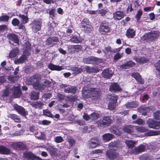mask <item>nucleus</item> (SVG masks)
Here are the masks:
<instances>
[{
    "label": "nucleus",
    "mask_w": 160,
    "mask_h": 160,
    "mask_svg": "<svg viewBox=\"0 0 160 160\" xmlns=\"http://www.w3.org/2000/svg\"><path fill=\"white\" fill-rule=\"evenodd\" d=\"M80 28L84 31L86 33H89L92 31L93 27L88 18H83L79 23Z\"/></svg>",
    "instance_id": "nucleus-1"
},
{
    "label": "nucleus",
    "mask_w": 160,
    "mask_h": 160,
    "mask_svg": "<svg viewBox=\"0 0 160 160\" xmlns=\"http://www.w3.org/2000/svg\"><path fill=\"white\" fill-rule=\"evenodd\" d=\"M111 30L110 25L108 21L104 20L100 22L98 29L99 32L100 34L106 35L110 32Z\"/></svg>",
    "instance_id": "nucleus-2"
},
{
    "label": "nucleus",
    "mask_w": 160,
    "mask_h": 160,
    "mask_svg": "<svg viewBox=\"0 0 160 160\" xmlns=\"http://www.w3.org/2000/svg\"><path fill=\"white\" fill-rule=\"evenodd\" d=\"M42 20L41 18L34 19L30 24L32 31L37 33L41 29Z\"/></svg>",
    "instance_id": "nucleus-3"
},
{
    "label": "nucleus",
    "mask_w": 160,
    "mask_h": 160,
    "mask_svg": "<svg viewBox=\"0 0 160 160\" xmlns=\"http://www.w3.org/2000/svg\"><path fill=\"white\" fill-rule=\"evenodd\" d=\"M112 120L109 116L104 117L102 119L98 121L97 124L98 126L105 128L110 126L112 123Z\"/></svg>",
    "instance_id": "nucleus-4"
},
{
    "label": "nucleus",
    "mask_w": 160,
    "mask_h": 160,
    "mask_svg": "<svg viewBox=\"0 0 160 160\" xmlns=\"http://www.w3.org/2000/svg\"><path fill=\"white\" fill-rule=\"evenodd\" d=\"M158 37V34L157 31H153L145 34L143 38L144 40L149 42L155 40Z\"/></svg>",
    "instance_id": "nucleus-5"
},
{
    "label": "nucleus",
    "mask_w": 160,
    "mask_h": 160,
    "mask_svg": "<svg viewBox=\"0 0 160 160\" xmlns=\"http://www.w3.org/2000/svg\"><path fill=\"white\" fill-rule=\"evenodd\" d=\"M83 62L87 64H96L102 63V60L101 58L91 56L84 58L83 59Z\"/></svg>",
    "instance_id": "nucleus-6"
},
{
    "label": "nucleus",
    "mask_w": 160,
    "mask_h": 160,
    "mask_svg": "<svg viewBox=\"0 0 160 160\" xmlns=\"http://www.w3.org/2000/svg\"><path fill=\"white\" fill-rule=\"evenodd\" d=\"M90 91L93 100H98L100 99L102 93L100 89L96 88H90Z\"/></svg>",
    "instance_id": "nucleus-7"
},
{
    "label": "nucleus",
    "mask_w": 160,
    "mask_h": 160,
    "mask_svg": "<svg viewBox=\"0 0 160 160\" xmlns=\"http://www.w3.org/2000/svg\"><path fill=\"white\" fill-rule=\"evenodd\" d=\"M14 109L16 111L18 114L22 116L23 117L26 118V116L28 115V111L25 110L24 107L19 106L17 104L14 105Z\"/></svg>",
    "instance_id": "nucleus-8"
},
{
    "label": "nucleus",
    "mask_w": 160,
    "mask_h": 160,
    "mask_svg": "<svg viewBox=\"0 0 160 160\" xmlns=\"http://www.w3.org/2000/svg\"><path fill=\"white\" fill-rule=\"evenodd\" d=\"M118 96L114 95L111 96L109 98V103L108 105V108L111 110H113L115 108L116 105L117 103Z\"/></svg>",
    "instance_id": "nucleus-9"
},
{
    "label": "nucleus",
    "mask_w": 160,
    "mask_h": 160,
    "mask_svg": "<svg viewBox=\"0 0 160 160\" xmlns=\"http://www.w3.org/2000/svg\"><path fill=\"white\" fill-rule=\"evenodd\" d=\"M23 157L30 160H42L41 158L35 155L30 151L24 152L23 153Z\"/></svg>",
    "instance_id": "nucleus-10"
},
{
    "label": "nucleus",
    "mask_w": 160,
    "mask_h": 160,
    "mask_svg": "<svg viewBox=\"0 0 160 160\" xmlns=\"http://www.w3.org/2000/svg\"><path fill=\"white\" fill-rule=\"evenodd\" d=\"M145 146L143 144H140L137 147H135L133 149L130 150V153L131 154L135 155L138 154L142 152H144L145 150Z\"/></svg>",
    "instance_id": "nucleus-11"
},
{
    "label": "nucleus",
    "mask_w": 160,
    "mask_h": 160,
    "mask_svg": "<svg viewBox=\"0 0 160 160\" xmlns=\"http://www.w3.org/2000/svg\"><path fill=\"white\" fill-rule=\"evenodd\" d=\"M106 156L109 160H114L118 157L119 153L117 152L114 150L109 149L106 152Z\"/></svg>",
    "instance_id": "nucleus-12"
},
{
    "label": "nucleus",
    "mask_w": 160,
    "mask_h": 160,
    "mask_svg": "<svg viewBox=\"0 0 160 160\" xmlns=\"http://www.w3.org/2000/svg\"><path fill=\"white\" fill-rule=\"evenodd\" d=\"M147 122L148 127L150 128L158 129L160 127V122H158L152 119H149Z\"/></svg>",
    "instance_id": "nucleus-13"
},
{
    "label": "nucleus",
    "mask_w": 160,
    "mask_h": 160,
    "mask_svg": "<svg viewBox=\"0 0 160 160\" xmlns=\"http://www.w3.org/2000/svg\"><path fill=\"white\" fill-rule=\"evenodd\" d=\"M109 90L111 92H121L122 89L118 83L114 82L110 85Z\"/></svg>",
    "instance_id": "nucleus-14"
},
{
    "label": "nucleus",
    "mask_w": 160,
    "mask_h": 160,
    "mask_svg": "<svg viewBox=\"0 0 160 160\" xmlns=\"http://www.w3.org/2000/svg\"><path fill=\"white\" fill-rule=\"evenodd\" d=\"M40 76L38 74H35L31 77H27L26 78V83L28 85H32L34 82L35 80L38 79Z\"/></svg>",
    "instance_id": "nucleus-15"
},
{
    "label": "nucleus",
    "mask_w": 160,
    "mask_h": 160,
    "mask_svg": "<svg viewBox=\"0 0 160 160\" xmlns=\"http://www.w3.org/2000/svg\"><path fill=\"white\" fill-rule=\"evenodd\" d=\"M11 147L14 150H22L26 148V145L22 142H18L11 144Z\"/></svg>",
    "instance_id": "nucleus-16"
},
{
    "label": "nucleus",
    "mask_w": 160,
    "mask_h": 160,
    "mask_svg": "<svg viewBox=\"0 0 160 160\" xmlns=\"http://www.w3.org/2000/svg\"><path fill=\"white\" fill-rule=\"evenodd\" d=\"M136 63L131 60L128 61L124 64L121 65L120 68L122 69H127L134 67Z\"/></svg>",
    "instance_id": "nucleus-17"
},
{
    "label": "nucleus",
    "mask_w": 160,
    "mask_h": 160,
    "mask_svg": "<svg viewBox=\"0 0 160 160\" xmlns=\"http://www.w3.org/2000/svg\"><path fill=\"white\" fill-rule=\"evenodd\" d=\"M29 56L27 55L26 54L23 52L21 56L15 60V63L16 64L23 63L28 59Z\"/></svg>",
    "instance_id": "nucleus-18"
},
{
    "label": "nucleus",
    "mask_w": 160,
    "mask_h": 160,
    "mask_svg": "<svg viewBox=\"0 0 160 160\" xmlns=\"http://www.w3.org/2000/svg\"><path fill=\"white\" fill-rule=\"evenodd\" d=\"M24 50L23 53H25L28 56L31 55V45L29 41H27L25 43L24 47Z\"/></svg>",
    "instance_id": "nucleus-19"
},
{
    "label": "nucleus",
    "mask_w": 160,
    "mask_h": 160,
    "mask_svg": "<svg viewBox=\"0 0 160 160\" xmlns=\"http://www.w3.org/2000/svg\"><path fill=\"white\" fill-rule=\"evenodd\" d=\"M58 41V38L57 37H49L46 40V44L47 45L52 46L54 45V42H57Z\"/></svg>",
    "instance_id": "nucleus-20"
},
{
    "label": "nucleus",
    "mask_w": 160,
    "mask_h": 160,
    "mask_svg": "<svg viewBox=\"0 0 160 160\" xmlns=\"http://www.w3.org/2000/svg\"><path fill=\"white\" fill-rule=\"evenodd\" d=\"M8 38L13 41L14 43L16 44H18L19 40L18 36L14 33H10L8 34L7 36Z\"/></svg>",
    "instance_id": "nucleus-21"
},
{
    "label": "nucleus",
    "mask_w": 160,
    "mask_h": 160,
    "mask_svg": "<svg viewBox=\"0 0 160 160\" xmlns=\"http://www.w3.org/2000/svg\"><path fill=\"white\" fill-rule=\"evenodd\" d=\"M113 74L110 72L109 68L104 69L102 73V75L103 78L106 79H110L112 76Z\"/></svg>",
    "instance_id": "nucleus-22"
},
{
    "label": "nucleus",
    "mask_w": 160,
    "mask_h": 160,
    "mask_svg": "<svg viewBox=\"0 0 160 160\" xmlns=\"http://www.w3.org/2000/svg\"><path fill=\"white\" fill-rule=\"evenodd\" d=\"M39 92L34 90L32 91L29 95L30 99L34 100H38L39 98Z\"/></svg>",
    "instance_id": "nucleus-23"
},
{
    "label": "nucleus",
    "mask_w": 160,
    "mask_h": 160,
    "mask_svg": "<svg viewBox=\"0 0 160 160\" xmlns=\"http://www.w3.org/2000/svg\"><path fill=\"white\" fill-rule=\"evenodd\" d=\"M48 68L52 71H61L63 69L62 66H59L53 64L52 63H49L48 65Z\"/></svg>",
    "instance_id": "nucleus-24"
},
{
    "label": "nucleus",
    "mask_w": 160,
    "mask_h": 160,
    "mask_svg": "<svg viewBox=\"0 0 160 160\" xmlns=\"http://www.w3.org/2000/svg\"><path fill=\"white\" fill-rule=\"evenodd\" d=\"M77 90V87L76 86H70V87H67L66 88H65L64 91L67 93H71L73 94H75L76 93Z\"/></svg>",
    "instance_id": "nucleus-25"
},
{
    "label": "nucleus",
    "mask_w": 160,
    "mask_h": 160,
    "mask_svg": "<svg viewBox=\"0 0 160 160\" xmlns=\"http://www.w3.org/2000/svg\"><path fill=\"white\" fill-rule=\"evenodd\" d=\"M21 94V91L20 88L15 87L13 88V96L15 98H19Z\"/></svg>",
    "instance_id": "nucleus-26"
},
{
    "label": "nucleus",
    "mask_w": 160,
    "mask_h": 160,
    "mask_svg": "<svg viewBox=\"0 0 160 160\" xmlns=\"http://www.w3.org/2000/svg\"><path fill=\"white\" fill-rule=\"evenodd\" d=\"M31 105L36 108L42 109V108L43 103L40 101H37L32 102Z\"/></svg>",
    "instance_id": "nucleus-27"
},
{
    "label": "nucleus",
    "mask_w": 160,
    "mask_h": 160,
    "mask_svg": "<svg viewBox=\"0 0 160 160\" xmlns=\"http://www.w3.org/2000/svg\"><path fill=\"white\" fill-rule=\"evenodd\" d=\"M113 17L116 20H120L124 17V13L122 11H117L113 13Z\"/></svg>",
    "instance_id": "nucleus-28"
},
{
    "label": "nucleus",
    "mask_w": 160,
    "mask_h": 160,
    "mask_svg": "<svg viewBox=\"0 0 160 160\" xmlns=\"http://www.w3.org/2000/svg\"><path fill=\"white\" fill-rule=\"evenodd\" d=\"M70 40L72 42L75 43H79L82 42V40L79 36L72 35L71 36Z\"/></svg>",
    "instance_id": "nucleus-29"
},
{
    "label": "nucleus",
    "mask_w": 160,
    "mask_h": 160,
    "mask_svg": "<svg viewBox=\"0 0 160 160\" xmlns=\"http://www.w3.org/2000/svg\"><path fill=\"white\" fill-rule=\"evenodd\" d=\"M114 137V135L111 133H106L103 135L102 138L104 140L108 142L113 138Z\"/></svg>",
    "instance_id": "nucleus-30"
},
{
    "label": "nucleus",
    "mask_w": 160,
    "mask_h": 160,
    "mask_svg": "<svg viewBox=\"0 0 160 160\" xmlns=\"http://www.w3.org/2000/svg\"><path fill=\"white\" fill-rule=\"evenodd\" d=\"M133 127L132 125H125L123 128L124 132L132 135L133 133Z\"/></svg>",
    "instance_id": "nucleus-31"
},
{
    "label": "nucleus",
    "mask_w": 160,
    "mask_h": 160,
    "mask_svg": "<svg viewBox=\"0 0 160 160\" xmlns=\"http://www.w3.org/2000/svg\"><path fill=\"white\" fill-rule=\"evenodd\" d=\"M126 35L128 38H133L135 35V31L133 29L129 28L126 31Z\"/></svg>",
    "instance_id": "nucleus-32"
},
{
    "label": "nucleus",
    "mask_w": 160,
    "mask_h": 160,
    "mask_svg": "<svg viewBox=\"0 0 160 160\" xmlns=\"http://www.w3.org/2000/svg\"><path fill=\"white\" fill-rule=\"evenodd\" d=\"M135 60L137 62L142 64L146 63L149 61L148 58L144 57H136Z\"/></svg>",
    "instance_id": "nucleus-33"
},
{
    "label": "nucleus",
    "mask_w": 160,
    "mask_h": 160,
    "mask_svg": "<svg viewBox=\"0 0 160 160\" xmlns=\"http://www.w3.org/2000/svg\"><path fill=\"white\" fill-rule=\"evenodd\" d=\"M109 131L117 135L120 136L121 134L118 128L114 126H111L109 129Z\"/></svg>",
    "instance_id": "nucleus-34"
},
{
    "label": "nucleus",
    "mask_w": 160,
    "mask_h": 160,
    "mask_svg": "<svg viewBox=\"0 0 160 160\" xmlns=\"http://www.w3.org/2000/svg\"><path fill=\"white\" fill-rule=\"evenodd\" d=\"M39 79L40 78L38 79H36V81L35 82L34 81L32 85L35 89L39 91H42V87H41V84H40L39 82L38 81Z\"/></svg>",
    "instance_id": "nucleus-35"
},
{
    "label": "nucleus",
    "mask_w": 160,
    "mask_h": 160,
    "mask_svg": "<svg viewBox=\"0 0 160 160\" xmlns=\"http://www.w3.org/2000/svg\"><path fill=\"white\" fill-rule=\"evenodd\" d=\"M138 103L136 101L128 102L125 104V105L127 108H136L138 106Z\"/></svg>",
    "instance_id": "nucleus-36"
},
{
    "label": "nucleus",
    "mask_w": 160,
    "mask_h": 160,
    "mask_svg": "<svg viewBox=\"0 0 160 160\" xmlns=\"http://www.w3.org/2000/svg\"><path fill=\"white\" fill-rule=\"evenodd\" d=\"M71 69L73 72L72 74L75 75L81 73L83 71L82 69L77 67L71 68Z\"/></svg>",
    "instance_id": "nucleus-37"
},
{
    "label": "nucleus",
    "mask_w": 160,
    "mask_h": 160,
    "mask_svg": "<svg viewBox=\"0 0 160 160\" xmlns=\"http://www.w3.org/2000/svg\"><path fill=\"white\" fill-rule=\"evenodd\" d=\"M8 117L16 122H20L21 120L19 116L14 114H10Z\"/></svg>",
    "instance_id": "nucleus-38"
},
{
    "label": "nucleus",
    "mask_w": 160,
    "mask_h": 160,
    "mask_svg": "<svg viewBox=\"0 0 160 160\" xmlns=\"http://www.w3.org/2000/svg\"><path fill=\"white\" fill-rule=\"evenodd\" d=\"M125 143L128 147L131 149H133L135 147L136 142L132 140H127Z\"/></svg>",
    "instance_id": "nucleus-39"
},
{
    "label": "nucleus",
    "mask_w": 160,
    "mask_h": 160,
    "mask_svg": "<svg viewBox=\"0 0 160 160\" xmlns=\"http://www.w3.org/2000/svg\"><path fill=\"white\" fill-rule=\"evenodd\" d=\"M19 53V50L17 48H15L10 51L9 54V57L10 58L16 57Z\"/></svg>",
    "instance_id": "nucleus-40"
},
{
    "label": "nucleus",
    "mask_w": 160,
    "mask_h": 160,
    "mask_svg": "<svg viewBox=\"0 0 160 160\" xmlns=\"http://www.w3.org/2000/svg\"><path fill=\"white\" fill-rule=\"evenodd\" d=\"M82 96L86 99L89 98H92V93L91 92L90 88L88 90H85L82 92Z\"/></svg>",
    "instance_id": "nucleus-41"
},
{
    "label": "nucleus",
    "mask_w": 160,
    "mask_h": 160,
    "mask_svg": "<svg viewBox=\"0 0 160 160\" xmlns=\"http://www.w3.org/2000/svg\"><path fill=\"white\" fill-rule=\"evenodd\" d=\"M48 150L52 157L57 155V153L58 151L57 149L52 147L48 148Z\"/></svg>",
    "instance_id": "nucleus-42"
},
{
    "label": "nucleus",
    "mask_w": 160,
    "mask_h": 160,
    "mask_svg": "<svg viewBox=\"0 0 160 160\" xmlns=\"http://www.w3.org/2000/svg\"><path fill=\"white\" fill-rule=\"evenodd\" d=\"M10 152V150L8 148L1 146V153L3 154H9Z\"/></svg>",
    "instance_id": "nucleus-43"
},
{
    "label": "nucleus",
    "mask_w": 160,
    "mask_h": 160,
    "mask_svg": "<svg viewBox=\"0 0 160 160\" xmlns=\"http://www.w3.org/2000/svg\"><path fill=\"white\" fill-rule=\"evenodd\" d=\"M51 82L49 81L45 80L42 84H41L42 87V90H43L46 87H51Z\"/></svg>",
    "instance_id": "nucleus-44"
},
{
    "label": "nucleus",
    "mask_w": 160,
    "mask_h": 160,
    "mask_svg": "<svg viewBox=\"0 0 160 160\" xmlns=\"http://www.w3.org/2000/svg\"><path fill=\"white\" fill-rule=\"evenodd\" d=\"M102 51L105 54H107L108 52L113 53V49H112L111 47L109 45L105 47L104 49L102 50Z\"/></svg>",
    "instance_id": "nucleus-45"
},
{
    "label": "nucleus",
    "mask_w": 160,
    "mask_h": 160,
    "mask_svg": "<svg viewBox=\"0 0 160 160\" xmlns=\"http://www.w3.org/2000/svg\"><path fill=\"white\" fill-rule=\"evenodd\" d=\"M142 14V11L141 9H140L138 10L137 13L135 16V18L137 22L139 21L141 17Z\"/></svg>",
    "instance_id": "nucleus-46"
},
{
    "label": "nucleus",
    "mask_w": 160,
    "mask_h": 160,
    "mask_svg": "<svg viewBox=\"0 0 160 160\" xmlns=\"http://www.w3.org/2000/svg\"><path fill=\"white\" fill-rule=\"evenodd\" d=\"M82 48L81 45H74L72 46V49L74 52H79Z\"/></svg>",
    "instance_id": "nucleus-47"
},
{
    "label": "nucleus",
    "mask_w": 160,
    "mask_h": 160,
    "mask_svg": "<svg viewBox=\"0 0 160 160\" xmlns=\"http://www.w3.org/2000/svg\"><path fill=\"white\" fill-rule=\"evenodd\" d=\"M55 9L53 8L50 10L48 12V13L49 15V18H51L52 19H54V17H55Z\"/></svg>",
    "instance_id": "nucleus-48"
},
{
    "label": "nucleus",
    "mask_w": 160,
    "mask_h": 160,
    "mask_svg": "<svg viewBox=\"0 0 160 160\" xmlns=\"http://www.w3.org/2000/svg\"><path fill=\"white\" fill-rule=\"evenodd\" d=\"M43 113L46 116L51 118H53L54 115L48 109L44 110Z\"/></svg>",
    "instance_id": "nucleus-49"
},
{
    "label": "nucleus",
    "mask_w": 160,
    "mask_h": 160,
    "mask_svg": "<svg viewBox=\"0 0 160 160\" xmlns=\"http://www.w3.org/2000/svg\"><path fill=\"white\" fill-rule=\"evenodd\" d=\"M67 99L68 101L71 102H74L77 99V98L76 95H70L67 97Z\"/></svg>",
    "instance_id": "nucleus-50"
},
{
    "label": "nucleus",
    "mask_w": 160,
    "mask_h": 160,
    "mask_svg": "<svg viewBox=\"0 0 160 160\" xmlns=\"http://www.w3.org/2000/svg\"><path fill=\"white\" fill-rule=\"evenodd\" d=\"M99 117V114L95 112H93L90 114V119L93 121L96 120Z\"/></svg>",
    "instance_id": "nucleus-51"
},
{
    "label": "nucleus",
    "mask_w": 160,
    "mask_h": 160,
    "mask_svg": "<svg viewBox=\"0 0 160 160\" xmlns=\"http://www.w3.org/2000/svg\"><path fill=\"white\" fill-rule=\"evenodd\" d=\"M148 134L149 136H155L160 135V130L155 131L151 130L148 132Z\"/></svg>",
    "instance_id": "nucleus-52"
},
{
    "label": "nucleus",
    "mask_w": 160,
    "mask_h": 160,
    "mask_svg": "<svg viewBox=\"0 0 160 160\" xmlns=\"http://www.w3.org/2000/svg\"><path fill=\"white\" fill-rule=\"evenodd\" d=\"M108 11V10L107 9H101L98 11V14H100L101 16H104L106 15Z\"/></svg>",
    "instance_id": "nucleus-53"
},
{
    "label": "nucleus",
    "mask_w": 160,
    "mask_h": 160,
    "mask_svg": "<svg viewBox=\"0 0 160 160\" xmlns=\"http://www.w3.org/2000/svg\"><path fill=\"white\" fill-rule=\"evenodd\" d=\"M154 118L156 120H160V111L157 110L153 113Z\"/></svg>",
    "instance_id": "nucleus-54"
},
{
    "label": "nucleus",
    "mask_w": 160,
    "mask_h": 160,
    "mask_svg": "<svg viewBox=\"0 0 160 160\" xmlns=\"http://www.w3.org/2000/svg\"><path fill=\"white\" fill-rule=\"evenodd\" d=\"M9 17L7 15H4L1 16V21L4 22H8Z\"/></svg>",
    "instance_id": "nucleus-55"
},
{
    "label": "nucleus",
    "mask_w": 160,
    "mask_h": 160,
    "mask_svg": "<svg viewBox=\"0 0 160 160\" xmlns=\"http://www.w3.org/2000/svg\"><path fill=\"white\" fill-rule=\"evenodd\" d=\"M67 142H69L70 145L72 147L74 145L75 143V141L72 137H70L67 138Z\"/></svg>",
    "instance_id": "nucleus-56"
},
{
    "label": "nucleus",
    "mask_w": 160,
    "mask_h": 160,
    "mask_svg": "<svg viewBox=\"0 0 160 160\" xmlns=\"http://www.w3.org/2000/svg\"><path fill=\"white\" fill-rule=\"evenodd\" d=\"M19 17L22 19V21L24 23H27L28 21V17L24 15L20 14Z\"/></svg>",
    "instance_id": "nucleus-57"
},
{
    "label": "nucleus",
    "mask_w": 160,
    "mask_h": 160,
    "mask_svg": "<svg viewBox=\"0 0 160 160\" xmlns=\"http://www.w3.org/2000/svg\"><path fill=\"white\" fill-rule=\"evenodd\" d=\"M136 130L137 131L141 132H144L147 131V129L145 128L139 126H137L136 127Z\"/></svg>",
    "instance_id": "nucleus-58"
},
{
    "label": "nucleus",
    "mask_w": 160,
    "mask_h": 160,
    "mask_svg": "<svg viewBox=\"0 0 160 160\" xmlns=\"http://www.w3.org/2000/svg\"><path fill=\"white\" fill-rule=\"evenodd\" d=\"M8 30V25H1V32H7V31Z\"/></svg>",
    "instance_id": "nucleus-59"
},
{
    "label": "nucleus",
    "mask_w": 160,
    "mask_h": 160,
    "mask_svg": "<svg viewBox=\"0 0 160 160\" xmlns=\"http://www.w3.org/2000/svg\"><path fill=\"white\" fill-rule=\"evenodd\" d=\"M19 23V20L17 18H13L12 21V24L15 26L18 25Z\"/></svg>",
    "instance_id": "nucleus-60"
},
{
    "label": "nucleus",
    "mask_w": 160,
    "mask_h": 160,
    "mask_svg": "<svg viewBox=\"0 0 160 160\" xmlns=\"http://www.w3.org/2000/svg\"><path fill=\"white\" fill-rule=\"evenodd\" d=\"M90 147L91 148H93L97 147L98 144L96 141H91L90 142Z\"/></svg>",
    "instance_id": "nucleus-61"
},
{
    "label": "nucleus",
    "mask_w": 160,
    "mask_h": 160,
    "mask_svg": "<svg viewBox=\"0 0 160 160\" xmlns=\"http://www.w3.org/2000/svg\"><path fill=\"white\" fill-rule=\"evenodd\" d=\"M131 76L136 80L138 78H140L141 75L138 72H133L131 74Z\"/></svg>",
    "instance_id": "nucleus-62"
},
{
    "label": "nucleus",
    "mask_w": 160,
    "mask_h": 160,
    "mask_svg": "<svg viewBox=\"0 0 160 160\" xmlns=\"http://www.w3.org/2000/svg\"><path fill=\"white\" fill-rule=\"evenodd\" d=\"M122 56V55L119 53H117L115 54L113 57V60H117L121 58Z\"/></svg>",
    "instance_id": "nucleus-63"
},
{
    "label": "nucleus",
    "mask_w": 160,
    "mask_h": 160,
    "mask_svg": "<svg viewBox=\"0 0 160 160\" xmlns=\"http://www.w3.org/2000/svg\"><path fill=\"white\" fill-rule=\"evenodd\" d=\"M10 93L9 89L6 88L5 90L3 91V94L2 95V97H7L8 96Z\"/></svg>",
    "instance_id": "nucleus-64"
}]
</instances>
